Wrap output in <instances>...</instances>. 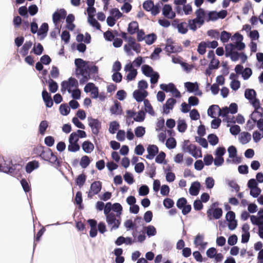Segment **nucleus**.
<instances>
[{"label":"nucleus","instance_id":"nucleus-1","mask_svg":"<svg viewBox=\"0 0 263 263\" xmlns=\"http://www.w3.org/2000/svg\"><path fill=\"white\" fill-rule=\"evenodd\" d=\"M88 61H84L82 59L77 58L74 60L76 67V73L81 75L82 78L80 79V84H84L90 79L91 74H98L99 68L97 66H89Z\"/></svg>","mask_w":263,"mask_h":263},{"label":"nucleus","instance_id":"nucleus-2","mask_svg":"<svg viewBox=\"0 0 263 263\" xmlns=\"http://www.w3.org/2000/svg\"><path fill=\"white\" fill-rule=\"evenodd\" d=\"M40 157L45 161H48L52 164H60V162L55 155L49 148L42 149Z\"/></svg>","mask_w":263,"mask_h":263},{"label":"nucleus","instance_id":"nucleus-3","mask_svg":"<svg viewBox=\"0 0 263 263\" xmlns=\"http://www.w3.org/2000/svg\"><path fill=\"white\" fill-rule=\"evenodd\" d=\"M106 221L109 227H110V231L118 229L121 224V219H117L115 215L113 213L105 215Z\"/></svg>","mask_w":263,"mask_h":263},{"label":"nucleus","instance_id":"nucleus-4","mask_svg":"<svg viewBox=\"0 0 263 263\" xmlns=\"http://www.w3.org/2000/svg\"><path fill=\"white\" fill-rule=\"evenodd\" d=\"M87 120L88 125L91 128L92 133L97 136L101 128V122L98 119L93 118L92 117H88Z\"/></svg>","mask_w":263,"mask_h":263},{"label":"nucleus","instance_id":"nucleus-5","mask_svg":"<svg viewBox=\"0 0 263 263\" xmlns=\"http://www.w3.org/2000/svg\"><path fill=\"white\" fill-rule=\"evenodd\" d=\"M223 211L221 208H217L214 209H208L206 211V214L209 220L213 219H219L222 216Z\"/></svg>","mask_w":263,"mask_h":263},{"label":"nucleus","instance_id":"nucleus-6","mask_svg":"<svg viewBox=\"0 0 263 263\" xmlns=\"http://www.w3.org/2000/svg\"><path fill=\"white\" fill-rule=\"evenodd\" d=\"M67 15L66 11L64 9H60L54 12L52 14V21L55 25H57L61 20L65 18Z\"/></svg>","mask_w":263,"mask_h":263},{"label":"nucleus","instance_id":"nucleus-7","mask_svg":"<svg viewBox=\"0 0 263 263\" xmlns=\"http://www.w3.org/2000/svg\"><path fill=\"white\" fill-rule=\"evenodd\" d=\"M148 96L146 90H135L133 93V97L138 102H144L145 98Z\"/></svg>","mask_w":263,"mask_h":263},{"label":"nucleus","instance_id":"nucleus-8","mask_svg":"<svg viewBox=\"0 0 263 263\" xmlns=\"http://www.w3.org/2000/svg\"><path fill=\"white\" fill-rule=\"evenodd\" d=\"M162 14L164 17L173 19L176 16V13L173 11L172 6L170 4H165L162 8Z\"/></svg>","mask_w":263,"mask_h":263},{"label":"nucleus","instance_id":"nucleus-9","mask_svg":"<svg viewBox=\"0 0 263 263\" xmlns=\"http://www.w3.org/2000/svg\"><path fill=\"white\" fill-rule=\"evenodd\" d=\"M42 98L47 108H51L53 104L51 95L47 92L46 89L44 88L42 92Z\"/></svg>","mask_w":263,"mask_h":263},{"label":"nucleus","instance_id":"nucleus-10","mask_svg":"<svg viewBox=\"0 0 263 263\" xmlns=\"http://www.w3.org/2000/svg\"><path fill=\"white\" fill-rule=\"evenodd\" d=\"M195 14L196 17L195 18H196L202 24H204L205 21H206L207 11H205L203 8H199L195 11Z\"/></svg>","mask_w":263,"mask_h":263},{"label":"nucleus","instance_id":"nucleus-11","mask_svg":"<svg viewBox=\"0 0 263 263\" xmlns=\"http://www.w3.org/2000/svg\"><path fill=\"white\" fill-rule=\"evenodd\" d=\"M201 187L199 182L194 181L192 184L189 189V193L192 196H197L199 194Z\"/></svg>","mask_w":263,"mask_h":263},{"label":"nucleus","instance_id":"nucleus-12","mask_svg":"<svg viewBox=\"0 0 263 263\" xmlns=\"http://www.w3.org/2000/svg\"><path fill=\"white\" fill-rule=\"evenodd\" d=\"M164 50L167 52V55H170L172 53L180 52L182 50V48L181 46L166 45Z\"/></svg>","mask_w":263,"mask_h":263},{"label":"nucleus","instance_id":"nucleus-13","mask_svg":"<svg viewBox=\"0 0 263 263\" xmlns=\"http://www.w3.org/2000/svg\"><path fill=\"white\" fill-rule=\"evenodd\" d=\"M16 165H0V172L14 176Z\"/></svg>","mask_w":263,"mask_h":263},{"label":"nucleus","instance_id":"nucleus-14","mask_svg":"<svg viewBox=\"0 0 263 263\" xmlns=\"http://www.w3.org/2000/svg\"><path fill=\"white\" fill-rule=\"evenodd\" d=\"M203 25L195 18L188 20V27L193 31H196L198 28H200Z\"/></svg>","mask_w":263,"mask_h":263},{"label":"nucleus","instance_id":"nucleus-15","mask_svg":"<svg viewBox=\"0 0 263 263\" xmlns=\"http://www.w3.org/2000/svg\"><path fill=\"white\" fill-rule=\"evenodd\" d=\"M251 140V135L247 132H241L239 137V142L243 145L249 143Z\"/></svg>","mask_w":263,"mask_h":263},{"label":"nucleus","instance_id":"nucleus-16","mask_svg":"<svg viewBox=\"0 0 263 263\" xmlns=\"http://www.w3.org/2000/svg\"><path fill=\"white\" fill-rule=\"evenodd\" d=\"M198 83L197 82H187L184 83V87L187 91L193 93L198 90Z\"/></svg>","mask_w":263,"mask_h":263},{"label":"nucleus","instance_id":"nucleus-17","mask_svg":"<svg viewBox=\"0 0 263 263\" xmlns=\"http://www.w3.org/2000/svg\"><path fill=\"white\" fill-rule=\"evenodd\" d=\"M110 112L114 115H121L122 109L121 104L117 100L114 101V105L110 108Z\"/></svg>","mask_w":263,"mask_h":263},{"label":"nucleus","instance_id":"nucleus-18","mask_svg":"<svg viewBox=\"0 0 263 263\" xmlns=\"http://www.w3.org/2000/svg\"><path fill=\"white\" fill-rule=\"evenodd\" d=\"M49 27L47 23H43L38 30L37 35L41 36L42 39H44L47 34Z\"/></svg>","mask_w":263,"mask_h":263},{"label":"nucleus","instance_id":"nucleus-19","mask_svg":"<svg viewBox=\"0 0 263 263\" xmlns=\"http://www.w3.org/2000/svg\"><path fill=\"white\" fill-rule=\"evenodd\" d=\"M46 82L48 84L49 90L51 93H55L57 91L59 86L57 82L50 78L46 80Z\"/></svg>","mask_w":263,"mask_h":263},{"label":"nucleus","instance_id":"nucleus-20","mask_svg":"<svg viewBox=\"0 0 263 263\" xmlns=\"http://www.w3.org/2000/svg\"><path fill=\"white\" fill-rule=\"evenodd\" d=\"M82 147L85 153L89 154L94 149V145L90 141L87 140L83 142Z\"/></svg>","mask_w":263,"mask_h":263},{"label":"nucleus","instance_id":"nucleus-21","mask_svg":"<svg viewBox=\"0 0 263 263\" xmlns=\"http://www.w3.org/2000/svg\"><path fill=\"white\" fill-rule=\"evenodd\" d=\"M82 194L81 191H78L76 194L74 203L78 205V208L80 210L84 209V205L82 204Z\"/></svg>","mask_w":263,"mask_h":263},{"label":"nucleus","instance_id":"nucleus-22","mask_svg":"<svg viewBox=\"0 0 263 263\" xmlns=\"http://www.w3.org/2000/svg\"><path fill=\"white\" fill-rule=\"evenodd\" d=\"M102 189V183L99 181H94L90 185V191L93 192V194L97 195Z\"/></svg>","mask_w":263,"mask_h":263},{"label":"nucleus","instance_id":"nucleus-23","mask_svg":"<svg viewBox=\"0 0 263 263\" xmlns=\"http://www.w3.org/2000/svg\"><path fill=\"white\" fill-rule=\"evenodd\" d=\"M139 30L138 23L136 21H133L129 23L127 31L130 34H134Z\"/></svg>","mask_w":263,"mask_h":263},{"label":"nucleus","instance_id":"nucleus-24","mask_svg":"<svg viewBox=\"0 0 263 263\" xmlns=\"http://www.w3.org/2000/svg\"><path fill=\"white\" fill-rule=\"evenodd\" d=\"M256 92L253 89L247 88L245 91V97L249 101L256 98Z\"/></svg>","mask_w":263,"mask_h":263},{"label":"nucleus","instance_id":"nucleus-25","mask_svg":"<svg viewBox=\"0 0 263 263\" xmlns=\"http://www.w3.org/2000/svg\"><path fill=\"white\" fill-rule=\"evenodd\" d=\"M165 153L163 151H161L156 155L155 162L158 164L163 163V164H167V162L165 160Z\"/></svg>","mask_w":263,"mask_h":263},{"label":"nucleus","instance_id":"nucleus-26","mask_svg":"<svg viewBox=\"0 0 263 263\" xmlns=\"http://www.w3.org/2000/svg\"><path fill=\"white\" fill-rule=\"evenodd\" d=\"M86 180V176L82 173L79 175L75 179V183L80 187H81L85 183Z\"/></svg>","mask_w":263,"mask_h":263},{"label":"nucleus","instance_id":"nucleus-27","mask_svg":"<svg viewBox=\"0 0 263 263\" xmlns=\"http://www.w3.org/2000/svg\"><path fill=\"white\" fill-rule=\"evenodd\" d=\"M145 231V233L148 237H151L156 235L157 230L155 227L152 225H148L144 227Z\"/></svg>","mask_w":263,"mask_h":263},{"label":"nucleus","instance_id":"nucleus-28","mask_svg":"<svg viewBox=\"0 0 263 263\" xmlns=\"http://www.w3.org/2000/svg\"><path fill=\"white\" fill-rule=\"evenodd\" d=\"M218 20L217 16V12L216 11H207V15L206 21L209 22L210 21H216Z\"/></svg>","mask_w":263,"mask_h":263},{"label":"nucleus","instance_id":"nucleus-29","mask_svg":"<svg viewBox=\"0 0 263 263\" xmlns=\"http://www.w3.org/2000/svg\"><path fill=\"white\" fill-rule=\"evenodd\" d=\"M141 70L143 74L147 77H150L152 75V73L154 72L153 68L147 64L142 65Z\"/></svg>","mask_w":263,"mask_h":263},{"label":"nucleus","instance_id":"nucleus-30","mask_svg":"<svg viewBox=\"0 0 263 263\" xmlns=\"http://www.w3.org/2000/svg\"><path fill=\"white\" fill-rule=\"evenodd\" d=\"M187 125L184 119H179L177 121V129L180 133H184L186 128Z\"/></svg>","mask_w":263,"mask_h":263},{"label":"nucleus","instance_id":"nucleus-31","mask_svg":"<svg viewBox=\"0 0 263 263\" xmlns=\"http://www.w3.org/2000/svg\"><path fill=\"white\" fill-rule=\"evenodd\" d=\"M160 88L163 91L166 92H172L174 88H175V85L173 83H169L167 84H161L160 85Z\"/></svg>","mask_w":263,"mask_h":263},{"label":"nucleus","instance_id":"nucleus-32","mask_svg":"<svg viewBox=\"0 0 263 263\" xmlns=\"http://www.w3.org/2000/svg\"><path fill=\"white\" fill-rule=\"evenodd\" d=\"M59 110L63 116H67L70 113V109L67 103H63L60 106Z\"/></svg>","mask_w":263,"mask_h":263},{"label":"nucleus","instance_id":"nucleus-33","mask_svg":"<svg viewBox=\"0 0 263 263\" xmlns=\"http://www.w3.org/2000/svg\"><path fill=\"white\" fill-rule=\"evenodd\" d=\"M234 45L233 43H229L225 46V56L226 57H229V56H230L232 53L235 52V48Z\"/></svg>","mask_w":263,"mask_h":263},{"label":"nucleus","instance_id":"nucleus-34","mask_svg":"<svg viewBox=\"0 0 263 263\" xmlns=\"http://www.w3.org/2000/svg\"><path fill=\"white\" fill-rule=\"evenodd\" d=\"M124 226L127 231L130 230H136L138 228L137 224L133 222L131 219L126 220L124 223Z\"/></svg>","mask_w":263,"mask_h":263},{"label":"nucleus","instance_id":"nucleus-35","mask_svg":"<svg viewBox=\"0 0 263 263\" xmlns=\"http://www.w3.org/2000/svg\"><path fill=\"white\" fill-rule=\"evenodd\" d=\"M157 36L155 33H152L146 35L145 43L148 45L153 44L157 40Z\"/></svg>","mask_w":263,"mask_h":263},{"label":"nucleus","instance_id":"nucleus-36","mask_svg":"<svg viewBox=\"0 0 263 263\" xmlns=\"http://www.w3.org/2000/svg\"><path fill=\"white\" fill-rule=\"evenodd\" d=\"M144 104L145 107V112H148L149 115L152 116L155 115V111L153 109L152 106L151 105L149 101L147 99H145L144 100Z\"/></svg>","mask_w":263,"mask_h":263},{"label":"nucleus","instance_id":"nucleus-37","mask_svg":"<svg viewBox=\"0 0 263 263\" xmlns=\"http://www.w3.org/2000/svg\"><path fill=\"white\" fill-rule=\"evenodd\" d=\"M44 51V48L41 43H38L36 46L34 45L31 50V52L37 55H40Z\"/></svg>","mask_w":263,"mask_h":263},{"label":"nucleus","instance_id":"nucleus-38","mask_svg":"<svg viewBox=\"0 0 263 263\" xmlns=\"http://www.w3.org/2000/svg\"><path fill=\"white\" fill-rule=\"evenodd\" d=\"M231 37V33L229 32L223 30L220 33V39L223 43L228 42Z\"/></svg>","mask_w":263,"mask_h":263},{"label":"nucleus","instance_id":"nucleus-39","mask_svg":"<svg viewBox=\"0 0 263 263\" xmlns=\"http://www.w3.org/2000/svg\"><path fill=\"white\" fill-rule=\"evenodd\" d=\"M188 25H187L186 23L185 22H181L177 25V29L179 33L184 34L187 33Z\"/></svg>","mask_w":263,"mask_h":263},{"label":"nucleus","instance_id":"nucleus-40","mask_svg":"<svg viewBox=\"0 0 263 263\" xmlns=\"http://www.w3.org/2000/svg\"><path fill=\"white\" fill-rule=\"evenodd\" d=\"M123 208L121 204L119 203L116 202L113 204L112 211L116 213L117 217H120L122 214Z\"/></svg>","mask_w":263,"mask_h":263},{"label":"nucleus","instance_id":"nucleus-41","mask_svg":"<svg viewBox=\"0 0 263 263\" xmlns=\"http://www.w3.org/2000/svg\"><path fill=\"white\" fill-rule=\"evenodd\" d=\"M208 140L211 145L214 146L219 142L218 137L214 134H210L208 136Z\"/></svg>","mask_w":263,"mask_h":263},{"label":"nucleus","instance_id":"nucleus-42","mask_svg":"<svg viewBox=\"0 0 263 263\" xmlns=\"http://www.w3.org/2000/svg\"><path fill=\"white\" fill-rule=\"evenodd\" d=\"M149 187L146 184H142L138 190L139 195L141 196H145L149 193Z\"/></svg>","mask_w":263,"mask_h":263},{"label":"nucleus","instance_id":"nucleus-43","mask_svg":"<svg viewBox=\"0 0 263 263\" xmlns=\"http://www.w3.org/2000/svg\"><path fill=\"white\" fill-rule=\"evenodd\" d=\"M120 125L117 121H114L110 122L109 132L111 134L116 133V131L118 129Z\"/></svg>","mask_w":263,"mask_h":263},{"label":"nucleus","instance_id":"nucleus-44","mask_svg":"<svg viewBox=\"0 0 263 263\" xmlns=\"http://www.w3.org/2000/svg\"><path fill=\"white\" fill-rule=\"evenodd\" d=\"M207 47V43L206 42H201L198 45L197 52L200 55H203L206 52V48Z\"/></svg>","mask_w":263,"mask_h":263},{"label":"nucleus","instance_id":"nucleus-45","mask_svg":"<svg viewBox=\"0 0 263 263\" xmlns=\"http://www.w3.org/2000/svg\"><path fill=\"white\" fill-rule=\"evenodd\" d=\"M145 112L143 110H139L136 112V117H134V120L136 122H142L145 118Z\"/></svg>","mask_w":263,"mask_h":263},{"label":"nucleus","instance_id":"nucleus-46","mask_svg":"<svg viewBox=\"0 0 263 263\" xmlns=\"http://www.w3.org/2000/svg\"><path fill=\"white\" fill-rule=\"evenodd\" d=\"M88 22L91 26L97 30H101V25L94 17H88Z\"/></svg>","mask_w":263,"mask_h":263},{"label":"nucleus","instance_id":"nucleus-47","mask_svg":"<svg viewBox=\"0 0 263 263\" xmlns=\"http://www.w3.org/2000/svg\"><path fill=\"white\" fill-rule=\"evenodd\" d=\"M252 137L254 142H258L263 138V131L255 130L253 133Z\"/></svg>","mask_w":263,"mask_h":263},{"label":"nucleus","instance_id":"nucleus-48","mask_svg":"<svg viewBox=\"0 0 263 263\" xmlns=\"http://www.w3.org/2000/svg\"><path fill=\"white\" fill-rule=\"evenodd\" d=\"M176 141L174 138L171 137L168 138L165 143V145L167 148L168 149H173L176 146Z\"/></svg>","mask_w":263,"mask_h":263},{"label":"nucleus","instance_id":"nucleus-49","mask_svg":"<svg viewBox=\"0 0 263 263\" xmlns=\"http://www.w3.org/2000/svg\"><path fill=\"white\" fill-rule=\"evenodd\" d=\"M48 122L46 120L42 121L39 125V132L42 135H44L45 133L48 128Z\"/></svg>","mask_w":263,"mask_h":263},{"label":"nucleus","instance_id":"nucleus-50","mask_svg":"<svg viewBox=\"0 0 263 263\" xmlns=\"http://www.w3.org/2000/svg\"><path fill=\"white\" fill-rule=\"evenodd\" d=\"M219 64L220 62H217L215 65L209 64L208 68H206L205 71V74L210 76L212 73V70L213 69H217L219 68Z\"/></svg>","mask_w":263,"mask_h":263},{"label":"nucleus","instance_id":"nucleus-51","mask_svg":"<svg viewBox=\"0 0 263 263\" xmlns=\"http://www.w3.org/2000/svg\"><path fill=\"white\" fill-rule=\"evenodd\" d=\"M145 133V128L144 127L139 126L137 127L135 129V134L137 137L141 138Z\"/></svg>","mask_w":263,"mask_h":263},{"label":"nucleus","instance_id":"nucleus-52","mask_svg":"<svg viewBox=\"0 0 263 263\" xmlns=\"http://www.w3.org/2000/svg\"><path fill=\"white\" fill-rule=\"evenodd\" d=\"M219 109V106L218 105H212L208 109L207 113L209 117L212 118H215L214 115L215 114V110Z\"/></svg>","mask_w":263,"mask_h":263},{"label":"nucleus","instance_id":"nucleus-53","mask_svg":"<svg viewBox=\"0 0 263 263\" xmlns=\"http://www.w3.org/2000/svg\"><path fill=\"white\" fill-rule=\"evenodd\" d=\"M110 14L111 16L115 17L117 20L123 16V14L119 11L118 8H115L110 10Z\"/></svg>","mask_w":263,"mask_h":263},{"label":"nucleus","instance_id":"nucleus-54","mask_svg":"<svg viewBox=\"0 0 263 263\" xmlns=\"http://www.w3.org/2000/svg\"><path fill=\"white\" fill-rule=\"evenodd\" d=\"M176 103V100L173 98H171L167 100L165 103L163 105L164 107L167 109V110H172Z\"/></svg>","mask_w":263,"mask_h":263},{"label":"nucleus","instance_id":"nucleus-55","mask_svg":"<svg viewBox=\"0 0 263 263\" xmlns=\"http://www.w3.org/2000/svg\"><path fill=\"white\" fill-rule=\"evenodd\" d=\"M147 151L148 154L156 156L159 153V149L156 145H149L147 148Z\"/></svg>","mask_w":263,"mask_h":263},{"label":"nucleus","instance_id":"nucleus-56","mask_svg":"<svg viewBox=\"0 0 263 263\" xmlns=\"http://www.w3.org/2000/svg\"><path fill=\"white\" fill-rule=\"evenodd\" d=\"M123 178L125 181L129 184H133L135 181L133 175L129 172H126L123 176Z\"/></svg>","mask_w":263,"mask_h":263},{"label":"nucleus","instance_id":"nucleus-57","mask_svg":"<svg viewBox=\"0 0 263 263\" xmlns=\"http://www.w3.org/2000/svg\"><path fill=\"white\" fill-rule=\"evenodd\" d=\"M146 172L151 178H153L156 175V167L155 165H147Z\"/></svg>","mask_w":263,"mask_h":263},{"label":"nucleus","instance_id":"nucleus-58","mask_svg":"<svg viewBox=\"0 0 263 263\" xmlns=\"http://www.w3.org/2000/svg\"><path fill=\"white\" fill-rule=\"evenodd\" d=\"M195 140L199 143L203 148H206L208 147V142L204 138L201 137L196 136Z\"/></svg>","mask_w":263,"mask_h":263},{"label":"nucleus","instance_id":"nucleus-59","mask_svg":"<svg viewBox=\"0 0 263 263\" xmlns=\"http://www.w3.org/2000/svg\"><path fill=\"white\" fill-rule=\"evenodd\" d=\"M252 74V70L250 68H245L241 73V76L244 80H247L249 79V78Z\"/></svg>","mask_w":263,"mask_h":263},{"label":"nucleus","instance_id":"nucleus-60","mask_svg":"<svg viewBox=\"0 0 263 263\" xmlns=\"http://www.w3.org/2000/svg\"><path fill=\"white\" fill-rule=\"evenodd\" d=\"M163 204L166 209H169L174 206V202L172 199L166 198L163 200Z\"/></svg>","mask_w":263,"mask_h":263},{"label":"nucleus","instance_id":"nucleus-61","mask_svg":"<svg viewBox=\"0 0 263 263\" xmlns=\"http://www.w3.org/2000/svg\"><path fill=\"white\" fill-rule=\"evenodd\" d=\"M80 146L78 143L69 142L68 150L70 152H76L79 151Z\"/></svg>","mask_w":263,"mask_h":263},{"label":"nucleus","instance_id":"nucleus-62","mask_svg":"<svg viewBox=\"0 0 263 263\" xmlns=\"http://www.w3.org/2000/svg\"><path fill=\"white\" fill-rule=\"evenodd\" d=\"M21 185L25 193H28L31 190V187L29 183L25 179H22L20 181Z\"/></svg>","mask_w":263,"mask_h":263},{"label":"nucleus","instance_id":"nucleus-63","mask_svg":"<svg viewBox=\"0 0 263 263\" xmlns=\"http://www.w3.org/2000/svg\"><path fill=\"white\" fill-rule=\"evenodd\" d=\"M241 129L240 126L236 124L232 125L230 128V132L233 136L238 135Z\"/></svg>","mask_w":263,"mask_h":263},{"label":"nucleus","instance_id":"nucleus-64","mask_svg":"<svg viewBox=\"0 0 263 263\" xmlns=\"http://www.w3.org/2000/svg\"><path fill=\"white\" fill-rule=\"evenodd\" d=\"M187 204V201L186 199L184 197H181L177 200L176 206L179 209H181Z\"/></svg>","mask_w":263,"mask_h":263}]
</instances>
